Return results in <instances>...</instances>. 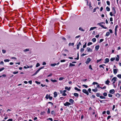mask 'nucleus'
I'll use <instances>...</instances> for the list:
<instances>
[{"mask_svg": "<svg viewBox=\"0 0 121 121\" xmlns=\"http://www.w3.org/2000/svg\"><path fill=\"white\" fill-rule=\"evenodd\" d=\"M47 113L48 114H49L50 113V110L49 108H48Z\"/></svg>", "mask_w": 121, "mask_h": 121, "instance_id": "obj_50", "label": "nucleus"}, {"mask_svg": "<svg viewBox=\"0 0 121 121\" xmlns=\"http://www.w3.org/2000/svg\"><path fill=\"white\" fill-rule=\"evenodd\" d=\"M52 73H50V74L48 75L47 77H50L52 76Z\"/></svg>", "mask_w": 121, "mask_h": 121, "instance_id": "obj_58", "label": "nucleus"}, {"mask_svg": "<svg viewBox=\"0 0 121 121\" xmlns=\"http://www.w3.org/2000/svg\"><path fill=\"white\" fill-rule=\"evenodd\" d=\"M84 50V49L83 48H81L80 50V51L81 52H83Z\"/></svg>", "mask_w": 121, "mask_h": 121, "instance_id": "obj_60", "label": "nucleus"}, {"mask_svg": "<svg viewBox=\"0 0 121 121\" xmlns=\"http://www.w3.org/2000/svg\"><path fill=\"white\" fill-rule=\"evenodd\" d=\"M100 98L101 99H105L106 98L103 96L101 95L99 96Z\"/></svg>", "mask_w": 121, "mask_h": 121, "instance_id": "obj_24", "label": "nucleus"}, {"mask_svg": "<svg viewBox=\"0 0 121 121\" xmlns=\"http://www.w3.org/2000/svg\"><path fill=\"white\" fill-rule=\"evenodd\" d=\"M79 53L78 52L77 54V58H75V59L78 60L79 59Z\"/></svg>", "mask_w": 121, "mask_h": 121, "instance_id": "obj_41", "label": "nucleus"}, {"mask_svg": "<svg viewBox=\"0 0 121 121\" xmlns=\"http://www.w3.org/2000/svg\"><path fill=\"white\" fill-rule=\"evenodd\" d=\"M44 68V67H42L39 68L35 72V73L33 74V75H35L39 71L42 69Z\"/></svg>", "mask_w": 121, "mask_h": 121, "instance_id": "obj_4", "label": "nucleus"}, {"mask_svg": "<svg viewBox=\"0 0 121 121\" xmlns=\"http://www.w3.org/2000/svg\"><path fill=\"white\" fill-rule=\"evenodd\" d=\"M98 84V83L97 82H93L92 84V85L97 84Z\"/></svg>", "mask_w": 121, "mask_h": 121, "instance_id": "obj_48", "label": "nucleus"}, {"mask_svg": "<svg viewBox=\"0 0 121 121\" xmlns=\"http://www.w3.org/2000/svg\"><path fill=\"white\" fill-rule=\"evenodd\" d=\"M106 10L108 11H110V8L108 6L106 7Z\"/></svg>", "mask_w": 121, "mask_h": 121, "instance_id": "obj_22", "label": "nucleus"}, {"mask_svg": "<svg viewBox=\"0 0 121 121\" xmlns=\"http://www.w3.org/2000/svg\"><path fill=\"white\" fill-rule=\"evenodd\" d=\"M69 101L70 102V103L71 104H73V102H74V100L72 99H70L69 100Z\"/></svg>", "mask_w": 121, "mask_h": 121, "instance_id": "obj_9", "label": "nucleus"}, {"mask_svg": "<svg viewBox=\"0 0 121 121\" xmlns=\"http://www.w3.org/2000/svg\"><path fill=\"white\" fill-rule=\"evenodd\" d=\"M10 60L9 59H6L4 60V61L5 62H8Z\"/></svg>", "mask_w": 121, "mask_h": 121, "instance_id": "obj_36", "label": "nucleus"}, {"mask_svg": "<svg viewBox=\"0 0 121 121\" xmlns=\"http://www.w3.org/2000/svg\"><path fill=\"white\" fill-rule=\"evenodd\" d=\"M83 86L85 87L86 88H87L88 87V86L86 85L83 84L82 85Z\"/></svg>", "mask_w": 121, "mask_h": 121, "instance_id": "obj_40", "label": "nucleus"}, {"mask_svg": "<svg viewBox=\"0 0 121 121\" xmlns=\"http://www.w3.org/2000/svg\"><path fill=\"white\" fill-rule=\"evenodd\" d=\"M74 89L75 90H77L78 91H81L80 89H78L77 87H75Z\"/></svg>", "mask_w": 121, "mask_h": 121, "instance_id": "obj_20", "label": "nucleus"}, {"mask_svg": "<svg viewBox=\"0 0 121 121\" xmlns=\"http://www.w3.org/2000/svg\"><path fill=\"white\" fill-rule=\"evenodd\" d=\"M74 43H69V46H71V45L73 46L74 45Z\"/></svg>", "mask_w": 121, "mask_h": 121, "instance_id": "obj_23", "label": "nucleus"}, {"mask_svg": "<svg viewBox=\"0 0 121 121\" xmlns=\"http://www.w3.org/2000/svg\"><path fill=\"white\" fill-rule=\"evenodd\" d=\"M115 59V58L114 57L112 58L110 60L111 61H113Z\"/></svg>", "mask_w": 121, "mask_h": 121, "instance_id": "obj_35", "label": "nucleus"}, {"mask_svg": "<svg viewBox=\"0 0 121 121\" xmlns=\"http://www.w3.org/2000/svg\"><path fill=\"white\" fill-rule=\"evenodd\" d=\"M110 21L112 22L113 21V18L112 17H111L110 18Z\"/></svg>", "mask_w": 121, "mask_h": 121, "instance_id": "obj_61", "label": "nucleus"}, {"mask_svg": "<svg viewBox=\"0 0 121 121\" xmlns=\"http://www.w3.org/2000/svg\"><path fill=\"white\" fill-rule=\"evenodd\" d=\"M115 90L114 89H112L110 90L109 91V93L110 94H113L115 92Z\"/></svg>", "mask_w": 121, "mask_h": 121, "instance_id": "obj_8", "label": "nucleus"}, {"mask_svg": "<svg viewBox=\"0 0 121 121\" xmlns=\"http://www.w3.org/2000/svg\"><path fill=\"white\" fill-rule=\"evenodd\" d=\"M107 113L108 115L110 113V111H107Z\"/></svg>", "mask_w": 121, "mask_h": 121, "instance_id": "obj_55", "label": "nucleus"}, {"mask_svg": "<svg viewBox=\"0 0 121 121\" xmlns=\"http://www.w3.org/2000/svg\"><path fill=\"white\" fill-rule=\"evenodd\" d=\"M92 43L91 42H90L88 43L87 44V45L88 46H89L90 45H91L92 44Z\"/></svg>", "mask_w": 121, "mask_h": 121, "instance_id": "obj_37", "label": "nucleus"}, {"mask_svg": "<svg viewBox=\"0 0 121 121\" xmlns=\"http://www.w3.org/2000/svg\"><path fill=\"white\" fill-rule=\"evenodd\" d=\"M52 97H51L50 95H49V98L50 100H52Z\"/></svg>", "mask_w": 121, "mask_h": 121, "instance_id": "obj_49", "label": "nucleus"}, {"mask_svg": "<svg viewBox=\"0 0 121 121\" xmlns=\"http://www.w3.org/2000/svg\"><path fill=\"white\" fill-rule=\"evenodd\" d=\"M117 78L116 77H115L112 78L111 80L112 81H113L112 83L113 84H114L115 83L116 81L117 80Z\"/></svg>", "mask_w": 121, "mask_h": 121, "instance_id": "obj_6", "label": "nucleus"}, {"mask_svg": "<svg viewBox=\"0 0 121 121\" xmlns=\"http://www.w3.org/2000/svg\"><path fill=\"white\" fill-rule=\"evenodd\" d=\"M111 117V116H108L107 118V120H108L109 119H110Z\"/></svg>", "mask_w": 121, "mask_h": 121, "instance_id": "obj_64", "label": "nucleus"}, {"mask_svg": "<svg viewBox=\"0 0 121 121\" xmlns=\"http://www.w3.org/2000/svg\"><path fill=\"white\" fill-rule=\"evenodd\" d=\"M62 95L63 96H65L67 95V94L65 93H62Z\"/></svg>", "mask_w": 121, "mask_h": 121, "instance_id": "obj_56", "label": "nucleus"}, {"mask_svg": "<svg viewBox=\"0 0 121 121\" xmlns=\"http://www.w3.org/2000/svg\"><path fill=\"white\" fill-rule=\"evenodd\" d=\"M51 113L52 114V115L54 114L55 113V112L53 110V111H51Z\"/></svg>", "mask_w": 121, "mask_h": 121, "instance_id": "obj_45", "label": "nucleus"}, {"mask_svg": "<svg viewBox=\"0 0 121 121\" xmlns=\"http://www.w3.org/2000/svg\"><path fill=\"white\" fill-rule=\"evenodd\" d=\"M99 45H96L95 47V49L97 51L99 48Z\"/></svg>", "mask_w": 121, "mask_h": 121, "instance_id": "obj_14", "label": "nucleus"}, {"mask_svg": "<svg viewBox=\"0 0 121 121\" xmlns=\"http://www.w3.org/2000/svg\"><path fill=\"white\" fill-rule=\"evenodd\" d=\"M4 67H3L0 69V72L2 70H4Z\"/></svg>", "mask_w": 121, "mask_h": 121, "instance_id": "obj_47", "label": "nucleus"}, {"mask_svg": "<svg viewBox=\"0 0 121 121\" xmlns=\"http://www.w3.org/2000/svg\"><path fill=\"white\" fill-rule=\"evenodd\" d=\"M64 79H65V78L63 77H60L59 78V80H61Z\"/></svg>", "mask_w": 121, "mask_h": 121, "instance_id": "obj_38", "label": "nucleus"}, {"mask_svg": "<svg viewBox=\"0 0 121 121\" xmlns=\"http://www.w3.org/2000/svg\"><path fill=\"white\" fill-rule=\"evenodd\" d=\"M75 65L71 63H70L69 64V66L72 67L73 66H74Z\"/></svg>", "mask_w": 121, "mask_h": 121, "instance_id": "obj_29", "label": "nucleus"}, {"mask_svg": "<svg viewBox=\"0 0 121 121\" xmlns=\"http://www.w3.org/2000/svg\"><path fill=\"white\" fill-rule=\"evenodd\" d=\"M117 76L120 78H121V74H118Z\"/></svg>", "mask_w": 121, "mask_h": 121, "instance_id": "obj_30", "label": "nucleus"}, {"mask_svg": "<svg viewBox=\"0 0 121 121\" xmlns=\"http://www.w3.org/2000/svg\"><path fill=\"white\" fill-rule=\"evenodd\" d=\"M107 3L108 5H110V2L109 1H107Z\"/></svg>", "mask_w": 121, "mask_h": 121, "instance_id": "obj_46", "label": "nucleus"}, {"mask_svg": "<svg viewBox=\"0 0 121 121\" xmlns=\"http://www.w3.org/2000/svg\"><path fill=\"white\" fill-rule=\"evenodd\" d=\"M79 30L82 31H84L85 30L83 29L82 28L80 27L79 28Z\"/></svg>", "mask_w": 121, "mask_h": 121, "instance_id": "obj_25", "label": "nucleus"}, {"mask_svg": "<svg viewBox=\"0 0 121 121\" xmlns=\"http://www.w3.org/2000/svg\"><path fill=\"white\" fill-rule=\"evenodd\" d=\"M74 95L75 97H78V94L77 93H74L73 94Z\"/></svg>", "mask_w": 121, "mask_h": 121, "instance_id": "obj_21", "label": "nucleus"}, {"mask_svg": "<svg viewBox=\"0 0 121 121\" xmlns=\"http://www.w3.org/2000/svg\"><path fill=\"white\" fill-rule=\"evenodd\" d=\"M87 51L88 52H92V50L91 49L89 48H87Z\"/></svg>", "mask_w": 121, "mask_h": 121, "instance_id": "obj_10", "label": "nucleus"}, {"mask_svg": "<svg viewBox=\"0 0 121 121\" xmlns=\"http://www.w3.org/2000/svg\"><path fill=\"white\" fill-rule=\"evenodd\" d=\"M96 28H97V27H91L90 28V31H91V30H92L95 29Z\"/></svg>", "mask_w": 121, "mask_h": 121, "instance_id": "obj_17", "label": "nucleus"}, {"mask_svg": "<svg viewBox=\"0 0 121 121\" xmlns=\"http://www.w3.org/2000/svg\"><path fill=\"white\" fill-rule=\"evenodd\" d=\"M56 65V63L51 64V66H52L54 67V66H55Z\"/></svg>", "mask_w": 121, "mask_h": 121, "instance_id": "obj_28", "label": "nucleus"}, {"mask_svg": "<svg viewBox=\"0 0 121 121\" xmlns=\"http://www.w3.org/2000/svg\"><path fill=\"white\" fill-rule=\"evenodd\" d=\"M110 82L108 80V79L105 82V84L107 85H108Z\"/></svg>", "mask_w": 121, "mask_h": 121, "instance_id": "obj_16", "label": "nucleus"}, {"mask_svg": "<svg viewBox=\"0 0 121 121\" xmlns=\"http://www.w3.org/2000/svg\"><path fill=\"white\" fill-rule=\"evenodd\" d=\"M40 65V64L39 63H37L36 66V67H37Z\"/></svg>", "mask_w": 121, "mask_h": 121, "instance_id": "obj_34", "label": "nucleus"}, {"mask_svg": "<svg viewBox=\"0 0 121 121\" xmlns=\"http://www.w3.org/2000/svg\"><path fill=\"white\" fill-rule=\"evenodd\" d=\"M18 73V71H17L16 72H13V73L14 74H16L17 73Z\"/></svg>", "mask_w": 121, "mask_h": 121, "instance_id": "obj_52", "label": "nucleus"}, {"mask_svg": "<svg viewBox=\"0 0 121 121\" xmlns=\"http://www.w3.org/2000/svg\"><path fill=\"white\" fill-rule=\"evenodd\" d=\"M54 97H56L57 95V93L56 92H55L54 93Z\"/></svg>", "mask_w": 121, "mask_h": 121, "instance_id": "obj_18", "label": "nucleus"}, {"mask_svg": "<svg viewBox=\"0 0 121 121\" xmlns=\"http://www.w3.org/2000/svg\"><path fill=\"white\" fill-rule=\"evenodd\" d=\"M29 48L26 49L24 50V52H27L29 51Z\"/></svg>", "mask_w": 121, "mask_h": 121, "instance_id": "obj_32", "label": "nucleus"}, {"mask_svg": "<svg viewBox=\"0 0 121 121\" xmlns=\"http://www.w3.org/2000/svg\"><path fill=\"white\" fill-rule=\"evenodd\" d=\"M35 83L38 84H39L41 83L40 82L37 81H35Z\"/></svg>", "mask_w": 121, "mask_h": 121, "instance_id": "obj_42", "label": "nucleus"}, {"mask_svg": "<svg viewBox=\"0 0 121 121\" xmlns=\"http://www.w3.org/2000/svg\"><path fill=\"white\" fill-rule=\"evenodd\" d=\"M117 57H116V60L117 61H118L119 60V56L118 55H117Z\"/></svg>", "mask_w": 121, "mask_h": 121, "instance_id": "obj_15", "label": "nucleus"}, {"mask_svg": "<svg viewBox=\"0 0 121 121\" xmlns=\"http://www.w3.org/2000/svg\"><path fill=\"white\" fill-rule=\"evenodd\" d=\"M71 105V104L70 103L67 102H66L64 104V105L65 106H69V105Z\"/></svg>", "mask_w": 121, "mask_h": 121, "instance_id": "obj_7", "label": "nucleus"}, {"mask_svg": "<svg viewBox=\"0 0 121 121\" xmlns=\"http://www.w3.org/2000/svg\"><path fill=\"white\" fill-rule=\"evenodd\" d=\"M103 95L105 96H106L107 95V94L106 92H104L103 94Z\"/></svg>", "mask_w": 121, "mask_h": 121, "instance_id": "obj_39", "label": "nucleus"}, {"mask_svg": "<svg viewBox=\"0 0 121 121\" xmlns=\"http://www.w3.org/2000/svg\"><path fill=\"white\" fill-rule=\"evenodd\" d=\"M82 92L83 93L86 94L87 95H88L89 93L88 91L85 89H83L82 90Z\"/></svg>", "mask_w": 121, "mask_h": 121, "instance_id": "obj_3", "label": "nucleus"}, {"mask_svg": "<svg viewBox=\"0 0 121 121\" xmlns=\"http://www.w3.org/2000/svg\"><path fill=\"white\" fill-rule=\"evenodd\" d=\"M109 32H107L106 34V36H108L110 34V33H113L112 30L111 29H109Z\"/></svg>", "mask_w": 121, "mask_h": 121, "instance_id": "obj_2", "label": "nucleus"}, {"mask_svg": "<svg viewBox=\"0 0 121 121\" xmlns=\"http://www.w3.org/2000/svg\"><path fill=\"white\" fill-rule=\"evenodd\" d=\"M106 86H104L103 87H100V88L102 89H105L106 88Z\"/></svg>", "mask_w": 121, "mask_h": 121, "instance_id": "obj_44", "label": "nucleus"}, {"mask_svg": "<svg viewBox=\"0 0 121 121\" xmlns=\"http://www.w3.org/2000/svg\"><path fill=\"white\" fill-rule=\"evenodd\" d=\"M91 60V59L90 58H88L87 59L85 63L87 64H88L89 63Z\"/></svg>", "mask_w": 121, "mask_h": 121, "instance_id": "obj_5", "label": "nucleus"}, {"mask_svg": "<svg viewBox=\"0 0 121 121\" xmlns=\"http://www.w3.org/2000/svg\"><path fill=\"white\" fill-rule=\"evenodd\" d=\"M2 52L3 53H5L6 52V51L4 50H2Z\"/></svg>", "mask_w": 121, "mask_h": 121, "instance_id": "obj_54", "label": "nucleus"}, {"mask_svg": "<svg viewBox=\"0 0 121 121\" xmlns=\"http://www.w3.org/2000/svg\"><path fill=\"white\" fill-rule=\"evenodd\" d=\"M96 95L98 97H99L100 96H99V94L98 93H96Z\"/></svg>", "mask_w": 121, "mask_h": 121, "instance_id": "obj_62", "label": "nucleus"}, {"mask_svg": "<svg viewBox=\"0 0 121 121\" xmlns=\"http://www.w3.org/2000/svg\"><path fill=\"white\" fill-rule=\"evenodd\" d=\"M104 24L105 23L104 22H101L99 23H98L97 24V25H99L101 26V27H102L103 28H104L105 29H107V28L106 27H104V26L103 25H102V24Z\"/></svg>", "mask_w": 121, "mask_h": 121, "instance_id": "obj_1", "label": "nucleus"}, {"mask_svg": "<svg viewBox=\"0 0 121 121\" xmlns=\"http://www.w3.org/2000/svg\"><path fill=\"white\" fill-rule=\"evenodd\" d=\"M113 71L114 73L115 74H116L117 73V69H114Z\"/></svg>", "mask_w": 121, "mask_h": 121, "instance_id": "obj_12", "label": "nucleus"}, {"mask_svg": "<svg viewBox=\"0 0 121 121\" xmlns=\"http://www.w3.org/2000/svg\"><path fill=\"white\" fill-rule=\"evenodd\" d=\"M45 98L47 99H48L49 98V95H48V94L45 97Z\"/></svg>", "mask_w": 121, "mask_h": 121, "instance_id": "obj_51", "label": "nucleus"}, {"mask_svg": "<svg viewBox=\"0 0 121 121\" xmlns=\"http://www.w3.org/2000/svg\"><path fill=\"white\" fill-rule=\"evenodd\" d=\"M108 96L109 97H111L112 96V95L110 94H108Z\"/></svg>", "mask_w": 121, "mask_h": 121, "instance_id": "obj_57", "label": "nucleus"}, {"mask_svg": "<svg viewBox=\"0 0 121 121\" xmlns=\"http://www.w3.org/2000/svg\"><path fill=\"white\" fill-rule=\"evenodd\" d=\"M92 40L93 42H95L96 40V39L95 38H93L92 39Z\"/></svg>", "mask_w": 121, "mask_h": 121, "instance_id": "obj_31", "label": "nucleus"}, {"mask_svg": "<svg viewBox=\"0 0 121 121\" xmlns=\"http://www.w3.org/2000/svg\"><path fill=\"white\" fill-rule=\"evenodd\" d=\"M86 43H85V44L83 45V48H85L86 47Z\"/></svg>", "mask_w": 121, "mask_h": 121, "instance_id": "obj_43", "label": "nucleus"}, {"mask_svg": "<svg viewBox=\"0 0 121 121\" xmlns=\"http://www.w3.org/2000/svg\"><path fill=\"white\" fill-rule=\"evenodd\" d=\"M47 120H50L51 121H53L52 119V118H49L48 119H47Z\"/></svg>", "mask_w": 121, "mask_h": 121, "instance_id": "obj_53", "label": "nucleus"}, {"mask_svg": "<svg viewBox=\"0 0 121 121\" xmlns=\"http://www.w3.org/2000/svg\"><path fill=\"white\" fill-rule=\"evenodd\" d=\"M105 61L104 62L105 63H106L108 62L109 61V60L108 58H106L105 59Z\"/></svg>", "mask_w": 121, "mask_h": 121, "instance_id": "obj_11", "label": "nucleus"}, {"mask_svg": "<svg viewBox=\"0 0 121 121\" xmlns=\"http://www.w3.org/2000/svg\"><path fill=\"white\" fill-rule=\"evenodd\" d=\"M116 96L117 98L119 97L120 96V95L119 93H117L116 95Z\"/></svg>", "mask_w": 121, "mask_h": 121, "instance_id": "obj_19", "label": "nucleus"}, {"mask_svg": "<svg viewBox=\"0 0 121 121\" xmlns=\"http://www.w3.org/2000/svg\"><path fill=\"white\" fill-rule=\"evenodd\" d=\"M51 81H52V82H57V80L55 79L53 80V79H51Z\"/></svg>", "mask_w": 121, "mask_h": 121, "instance_id": "obj_26", "label": "nucleus"}, {"mask_svg": "<svg viewBox=\"0 0 121 121\" xmlns=\"http://www.w3.org/2000/svg\"><path fill=\"white\" fill-rule=\"evenodd\" d=\"M101 60H102L101 59H99L98 60H97V63H98L99 62L101 61Z\"/></svg>", "mask_w": 121, "mask_h": 121, "instance_id": "obj_59", "label": "nucleus"}, {"mask_svg": "<svg viewBox=\"0 0 121 121\" xmlns=\"http://www.w3.org/2000/svg\"><path fill=\"white\" fill-rule=\"evenodd\" d=\"M118 27V25H117L115 27V31H117V28Z\"/></svg>", "mask_w": 121, "mask_h": 121, "instance_id": "obj_27", "label": "nucleus"}, {"mask_svg": "<svg viewBox=\"0 0 121 121\" xmlns=\"http://www.w3.org/2000/svg\"><path fill=\"white\" fill-rule=\"evenodd\" d=\"M71 88L70 87H69V88L67 86H65V89L66 90H67L69 91L70 90Z\"/></svg>", "mask_w": 121, "mask_h": 121, "instance_id": "obj_13", "label": "nucleus"}, {"mask_svg": "<svg viewBox=\"0 0 121 121\" xmlns=\"http://www.w3.org/2000/svg\"><path fill=\"white\" fill-rule=\"evenodd\" d=\"M110 15L111 16H113V15L112 14V13L111 12H110Z\"/></svg>", "mask_w": 121, "mask_h": 121, "instance_id": "obj_63", "label": "nucleus"}, {"mask_svg": "<svg viewBox=\"0 0 121 121\" xmlns=\"http://www.w3.org/2000/svg\"><path fill=\"white\" fill-rule=\"evenodd\" d=\"M92 91L94 92H97L98 91L97 89H92Z\"/></svg>", "mask_w": 121, "mask_h": 121, "instance_id": "obj_33", "label": "nucleus"}]
</instances>
